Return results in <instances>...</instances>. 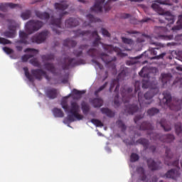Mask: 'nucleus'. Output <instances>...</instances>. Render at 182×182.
I'll use <instances>...</instances> for the list:
<instances>
[{"label": "nucleus", "mask_w": 182, "mask_h": 182, "mask_svg": "<svg viewBox=\"0 0 182 182\" xmlns=\"http://www.w3.org/2000/svg\"><path fill=\"white\" fill-rule=\"evenodd\" d=\"M76 36H87V38H95L96 36L95 39L92 42V46L94 48H97V46H99V44L100 43L102 46L103 49L105 50H107V52H109V53H112V52H116L117 56H120V58H124V56H127V54L124 53L122 51V49H120L119 47H114L112 45H106L105 43H102L100 42V36H99V33H97V31H94L91 32L90 31H80L77 30L75 31Z\"/></svg>", "instance_id": "f257e3e1"}, {"label": "nucleus", "mask_w": 182, "mask_h": 182, "mask_svg": "<svg viewBox=\"0 0 182 182\" xmlns=\"http://www.w3.org/2000/svg\"><path fill=\"white\" fill-rule=\"evenodd\" d=\"M68 97L65 98L61 101V106L63 109L65 110V113H70L66 118L64 119V123H73V122H76V120H82L83 115L79 114L80 110V107L79 105L76 102H72L70 108H69V105H68V100H66Z\"/></svg>", "instance_id": "f03ea898"}, {"label": "nucleus", "mask_w": 182, "mask_h": 182, "mask_svg": "<svg viewBox=\"0 0 182 182\" xmlns=\"http://www.w3.org/2000/svg\"><path fill=\"white\" fill-rule=\"evenodd\" d=\"M164 98L162 102L168 106L171 110H174L175 112H178L182 109V100H176L173 103L171 104V94L168 91H165L163 92ZM175 132L177 136L182 137V124L178 122L175 124ZM182 143V139L180 141Z\"/></svg>", "instance_id": "7ed1b4c3"}, {"label": "nucleus", "mask_w": 182, "mask_h": 182, "mask_svg": "<svg viewBox=\"0 0 182 182\" xmlns=\"http://www.w3.org/2000/svg\"><path fill=\"white\" fill-rule=\"evenodd\" d=\"M55 9H57L59 15V18H55L54 16H51L50 23L53 26L52 29L54 33L56 35H60V28H62V18L68 14V12L64 11L68 9L69 5L66 1H62L61 3H55L54 4Z\"/></svg>", "instance_id": "20e7f679"}, {"label": "nucleus", "mask_w": 182, "mask_h": 182, "mask_svg": "<svg viewBox=\"0 0 182 182\" xmlns=\"http://www.w3.org/2000/svg\"><path fill=\"white\" fill-rule=\"evenodd\" d=\"M49 33H50L48 31H43L41 33L35 34L29 40V35L26 33L25 31H20L19 43H23L24 45H31V43H43V42L46 41L48 38V36H49Z\"/></svg>", "instance_id": "39448f33"}, {"label": "nucleus", "mask_w": 182, "mask_h": 182, "mask_svg": "<svg viewBox=\"0 0 182 182\" xmlns=\"http://www.w3.org/2000/svg\"><path fill=\"white\" fill-rule=\"evenodd\" d=\"M87 54L88 55V56H91V58H100V59L102 60V62L107 65L109 69H112V70H113L115 75L117 73L115 63L117 59L116 57L112 58L109 56V55L105 53H100L99 50H97V49L95 48H90L87 51Z\"/></svg>", "instance_id": "423d86ee"}, {"label": "nucleus", "mask_w": 182, "mask_h": 182, "mask_svg": "<svg viewBox=\"0 0 182 182\" xmlns=\"http://www.w3.org/2000/svg\"><path fill=\"white\" fill-rule=\"evenodd\" d=\"M24 73L26 77L28 78L29 82H34L35 79L36 80H41L43 79V76L49 82L50 80V77L48 75L46 71H44L42 69H33L31 70V73H29V69L27 67L23 68ZM35 77V78H34Z\"/></svg>", "instance_id": "0eeeda50"}, {"label": "nucleus", "mask_w": 182, "mask_h": 182, "mask_svg": "<svg viewBox=\"0 0 182 182\" xmlns=\"http://www.w3.org/2000/svg\"><path fill=\"white\" fill-rule=\"evenodd\" d=\"M159 93V88H151L149 91L143 95V92L139 91L138 92V102L141 107H144L146 105H151V102H146V100H151L153 99L156 95Z\"/></svg>", "instance_id": "6e6552de"}, {"label": "nucleus", "mask_w": 182, "mask_h": 182, "mask_svg": "<svg viewBox=\"0 0 182 182\" xmlns=\"http://www.w3.org/2000/svg\"><path fill=\"white\" fill-rule=\"evenodd\" d=\"M134 95H132V92H133V88L129 87L127 90L124 88L122 89L121 95L122 96V102L126 105V103H129V102H132L133 99H136V93L140 90V82L136 81L134 84Z\"/></svg>", "instance_id": "1a4fd4ad"}, {"label": "nucleus", "mask_w": 182, "mask_h": 182, "mask_svg": "<svg viewBox=\"0 0 182 182\" xmlns=\"http://www.w3.org/2000/svg\"><path fill=\"white\" fill-rule=\"evenodd\" d=\"M116 1L117 0H108L106 2V0H95V3L94 6L90 8V11L92 12L100 13L103 12V9H105V12H109V11L112 9V6H110L111 2H116Z\"/></svg>", "instance_id": "9d476101"}, {"label": "nucleus", "mask_w": 182, "mask_h": 182, "mask_svg": "<svg viewBox=\"0 0 182 182\" xmlns=\"http://www.w3.org/2000/svg\"><path fill=\"white\" fill-rule=\"evenodd\" d=\"M43 25H45V23L42 21L29 20L25 25V30L28 35H32V33H35V32H38V31L42 29Z\"/></svg>", "instance_id": "9b49d317"}, {"label": "nucleus", "mask_w": 182, "mask_h": 182, "mask_svg": "<svg viewBox=\"0 0 182 182\" xmlns=\"http://www.w3.org/2000/svg\"><path fill=\"white\" fill-rule=\"evenodd\" d=\"M120 70L121 72L119 73L117 79L112 80L109 87V92L113 90V87H114V86H116L114 92H119V88L120 87L119 82H120V80H124V77L129 76V69L127 68L121 67Z\"/></svg>", "instance_id": "f8f14e48"}, {"label": "nucleus", "mask_w": 182, "mask_h": 182, "mask_svg": "<svg viewBox=\"0 0 182 182\" xmlns=\"http://www.w3.org/2000/svg\"><path fill=\"white\" fill-rule=\"evenodd\" d=\"M151 139L153 140H159L163 143H171L176 138L173 134H164L161 135V134H155V133H150L149 134Z\"/></svg>", "instance_id": "ddd939ff"}, {"label": "nucleus", "mask_w": 182, "mask_h": 182, "mask_svg": "<svg viewBox=\"0 0 182 182\" xmlns=\"http://www.w3.org/2000/svg\"><path fill=\"white\" fill-rule=\"evenodd\" d=\"M155 33L158 35L159 39H162L163 41H173L174 36L173 35L166 36L164 33H167V28L163 26H155L154 28Z\"/></svg>", "instance_id": "4468645a"}, {"label": "nucleus", "mask_w": 182, "mask_h": 182, "mask_svg": "<svg viewBox=\"0 0 182 182\" xmlns=\"http://www.w3.org/2000/svg\"><path fill=\"white\" fill-rule=\"evenodd\" d=\"M83 62L85 61L82 59L77 60L76 58H65L62 68L63 70H68L69 68H74V66H77V65H82Z\"/></svg>", "instance_id": "2eb2a0df"}, {"label": "nucleus", "mask_w": 182, "mask_h": 182, "mask_svg": "<svg viewBox=\"0 0 182 182\" xmlns=\"http://www.w3.org/2000/svg\"><path fill=\"white\" fill-rule=\"evenodd\" d=\"M165 164L166 166H173V167H178V159L175 160L173 162H171V159H173V152H171V150L170 148L166 147L165 151Z\"/></svg>", "instance_id": "dca6fc26"}, {"label": "nucleus", "mask_w": 182, "mask_h": 182, "mask_svg": "<svg viewBox=\"0 0 182 182\" xmlns=\"http://www.w3.org/2000/svg\"><path fill=\"white\" fill-rule=\"evenodd\" d=\"M8 22H11L12 24H10L8 27L9 31H4L3 33V36H4L5 38H14L16 35V26L14 25L15 21L12 20H8Z\"/></svg>", "instance_id": "f3484780"}, {"label": "nucleus", "mask_w": 182, "mask_h": 182, "mask_svg": "<svg viewBox=\"0 0 182 182\" xmlns=\"http://www.w3.org/2000/svg\"><path fill=\"white\" fill-rule=\"evenodd\" d=\"M147 166L151 171H156L161 168V161L156 162L152 159H148L146 161Z\"/></svg>", "instance_id": "a211bd4d"}, {"label": "nucleus", "mask_w": 182, "mask_h": 182, "mask_svg": "<svg viewBox=\"0 0 182 182\" xmlns=\"http://www.w3.org/2000/svg\"><path fill=\"white\" fill-rule=\"evenodd\" d=\"M141 77H144L142 80V88L148 89L149 88V73H146V68H143L139 73Z\"/></svg>", "instance_id": "6ab92c4d"}, {"label": "nucleus", "mask_w": 182, "mask_h": 182, "mask_svg": "<svg viewBox=\"0 0 182 182\" xmlns=\"http://www.w3.org/2000/svg\"><path fill=\"white\" fill-rule=\"evenodd\" d=\"M24 52H31V54H26L21 57L22 62H26L27 60H29L31 58H33L35 55L38 54L39 50L35 49V48H26L24 50Z\"/></svg>", "instance_id": "aec40b11"}, {"label": "nucleus", "mask_w": 182, "mask_h": 182, "mask_svg": "<svg viewBox=\"0 0 182 182\" xmlns=\"http://www.w3.org/2000/svg\"><path fill=\"white\" fill-rule=\"evenodd\" d=\"M163 177H166V178H172V180H177V178L180 177V173L177 169H171L168 171Z\"/></svg>", "instance_id": "412c9836"}, {"label": "nucleus", "mask_w": 182, "mask_h": 182, "mask_svg": "<svg viewBox=\"0 0 182 182\" xmlns=\"http://www.w3.org/2000/svg\"><path fill=\"white\" fill-rule=\"evenodd\" d=\"M58 95H59V90L56 88H48L46 91V95L50 100L56 99Z\"/></svg>", "instance_id": "4be33fe9"}, {"label": "nucleus", "mask_w": 182, "mask_h": 182, "mask_svg": "<svg viewBox=\"0 0 182 182\" xmlns=\"http://www.w3.org/2000/svg\"><path fill=\"white\" fill-rule=\"evenodd\" d=\"M35 14L36 16L42 21H49L50 19V14L46 11L41 12L40 11H36Z\"/></svg>", "instance_id": "5701e85b"}, {"label": "nucleus", "mask_w": 182, "mask_h": 182, "mask_svg": "<svg viewBox=\"0 0 182 182\" xmlns=\"http://www.w3.org/2000/svg\"><path fill=\"white\" fill-rule=\"evenodd\" d=\"M139 112V106L135 104L125 105V112L128 114H134V113Z\"/></svg>", "instance_id": "b1692460"}, {"label": "nucleus", "mask_w": 182, "mask_h": 182, "mask_svg": "<svg viewBox=\"0 0 182 182\" xmlns=\"http://www.w3.org/2000/svg\"><path fill=\"white\" fill-rule=\"evenodd\" d=\"M16 7H19V4H14V3H1L0 4V11L1 12H6L7 8H11V9H14Z\"/></svg>", "instance_id": "393cba45"}, {"label": "nucleus", "mask_w": 182, "mask_h": 182, "mask_svg": "<svg viewBox=\"0 0 182 182\" xmlns=\"http://www.w3.org/2000/svg\"><path fill=\"white\" fill-rule=\"evenodd\" d=\"M173 79V75L170 73H162L161 75V80L163 84V86H166L167 83H169L171 82V80Z\"/></svg>", "instance_id": "a878e982"}, {"label": "nucleus", "mask_w": 182, "mask_h": 182, "mask_svg": "<svg viewBox=\"0 0 182 182\" xmlns=\"http://www.w3.org/2000/svg\"><path fill=\"white\" fill-rule=\"evenodd\" d=\"M87 48H89L87 44L81 45L79 46L78 49L74 50L73 55L77 58H80V56L83 55V50L87 49Z\"/></svg>", "instance_id": "bb28decb"}, {"label": "nucleus", "mask_w": 182, "mask_h": 182, "mask_svg": "<svg viewBox=\"0 0 182 182\" xmlns=\"http://www.w3.org/2000/svg\"><path fill=\"white\" fill-rule=\"evenodd\" d=\"M79 25V21L76 18H70L65 21L66 28H73Z\"/></svg>", "instance_id": "cd10ccee"}, {"label": "nucleus", "mask_w": 182, "mask_h": 182, "mask_svg": "<svg viewBox=\"0 0 182 182\" xmlns=\"http://www.w3.org/2000/svg\"><path fill=\"white\" fill-rule=\"evenodd\" d=\"M159 48H149L148 51H145L141 55L135 57L134 59H141L142 56H145L146 58H150L149 57V53H151V55H154L156 56L157 55V51L156 50H158Z\"/></svg>", "instance_id": "c85d7f7f"}, {"label": "nucleus", "mask_w": 182, "mask_h": 182, "mask_svg": "<svg viewBox=\"0 0 182 182\" xmlns=\"http://www.w3.org/2000/svg\"><path fill=\"white\" fill-rule=\"evenodd\" d=\"M76 45H77V42L70 38H68L63 41V46H67L68 48H75Z\"/></svg>", "instance_id": "c756f323"}, {"label": "nucleus", "mask_w": 182, "mask_h": 182, "mask_svg": "<svg viewBox=\"0 0 182 182\" xmlns=\"http://www.w3.org/2000/svg\"><path fill=\"white\" fill-rule=\"evenodd\" d=\"M157 124H160L165 132H170L171 130V126L167 124V121L165 119H161L159 122H157Z\"/></svg>", "instance_id": "7c9ffc66"}, {"label": "nucleus", "mask_w": 182, "mask_h": 182, "mask_svg": "<svg viewBox=\"0 0 182 182\" xmlns=\"http://www.w3.org/2000/svg\"><path fill=\"white\" fill-rule=\"evenodd\" d=\"M153 129H154L153 125L148 122H144L139 126V130H153Z\"/></svg>", "instance_id": "2f4dec72"}, {"label": "nucleus", "mask_w": 182, "mask_h": 182, "mask_svg": "<svg viewBox=\"0 0 182 182\" xmlns=\"http://www.w3.org/2000/svg\"><path fill=\"white\" fill-rule=\"evenodd\" d=\"M32 17V11L29 9H26V11H23L21 14V18L23 19V21H27Z\"/></svg>", "instance_id": "473e14b6"}, {"label": "nucleus", "mask_w": 182, "mask_h": 182, "mask_svg": "<svg viewBox=\"0 0 182 182\" xmlns=\"http://www.w3.org/2000/svg\"><path fill=\"white\" fill-rule=\"evenodd\" d=\"M44 68L46 69V70H48V72H50L53 75L56 73V68H55L53 63H46L44 64Z\"/></svg>", "instance_id": "72a5a7b5"}, {"label": "nucleus", "mask_w": 182, "mask_h": 182, "mask_svg": "<svg viewBox=\"0 0 182 182\" xmlns=\"http://www.w3.org/2000/svg\"><path fill=\"white\" fill-rule=\"evenodd\" d=\"M136 143H137L138 144H141V146H143L144 147V150H147V149H149V140L146 139L144 138H141L139 139H138Z\"/></svg>", "instance_id": "f704fd0d"}, {"label": "nucleus", "mask_w": 182, "mask_h": 182, "mask_svg": "<svg viewBox=\"0 0 182 182\" xmlns=\"http://www.w3.org/2000/svg\"><path fill=\"white\" fill-rule=\"evenodd\" d=\"M136 171L139 174H141L140 178H141V181H146L147 176H146V173L144 171V168L139 166V167L136 168Z\"/></svg>", "instance_id": "c9c22d12"}, {"label": "nucleus", "mask_w": 182, "mask_h": 182, "mask_svg": "<svg viewBox=\"0 0 182 182\" xmlns=\"http://www.w3.org/2000/svg\"><path fill=\"white\" fill-rule=\"evenodd\" d=\"M92 103L94 107H102L103 106V100L102 98H95L92 100Z\"/></svg>", "instance_id": "e433bc0d"}, {"label": "nucleus", "mask_w": 182, "mask_h": 182, "mask_svg": "<svg viewBox=\"0 0 182 182\" xmlns=\"http://www.w3.org/2000/svg\"><path fill=\"white\" fill-rule=\"evenodd\" d=\"M101 112L103 114H106L108 117H114V112L109 108H101Z\"/></svg>", "instance_id": "4c0bfd02"}, {"label": "nucleus", "mask_w": 182, "mask_h": 182, "mask_svg": "<svg viewBox=\"0 0 182 182\" xmlns=\"http://www.w3.org/2000/svg\"><path fill=\"white\" fill-rule=\"evenodd\" d=\"M152 9L155 11V12H157L159 15H163L164 12L163 11V9L160 7V6L156 3L152 4L151 5Z\"/></svg>", "instance_id": "58836bf2"}, {"label": "nucleus", "mask_w": 182, "mask_h": 182, "mask_svg": "<svg viewBox=\"0 0 182 182\" xmlns=\"http://www.w3.org/2000/svg\"><path fill=\"white\" fill-rule=\"evenodd\" d=\"M53 113L55 117H63V116H65L63 111L59 108H54L53 109Z\"/></svg>", "instance_id": "ea45409f"}, {"label": "nucleus", "mask_w": 182, "mask_h": 182, "mask_svg": "<svg viewBox=\"0 0 182 182\" xmlns=\"http://www.w3.org/2000/svg\"><path fill=\"white\" fill-rule=\"evenodd\" d=\"M81 109L85 114H87V113H89L90 110V107L88 105L87 103L82 102L81 104Z\"/></svg>", "instance_id": "a19ab883"}, {"label": "nucleus", "mask_w": 182, "mask_h": 182, "mask_svg": "<svg viewBox=\"0 0 182 182\" xmlns=\"http://www.w3.org/2000/svg\"><path fill=\"white\" fill-rule=\"evenodd\" d=\"M41 59L43 62H48V60H53L55 59V55L53 54H47L41 55Z\"/></svg>", "instance_id": "79ce46f5"}, {"label": "nucleus", "mask_w": 182, "mask_h": 182, "mask_svg": "<svg viewBox=\"0 0 182 182\" xmlns=\"http://www.w3.org/2000/svg\"><path fill=\"white\" fill-rule=\"evenodd\" d=\"M166 17H165V19L166 20V21H168V22L169 23H174V18H175V17H174V16L173 15H171V13H170V12H168V11H167L166 13Z\"/></svg>", "instance_id": "37998d69"}, {"label": "nucleus", "mask_w": 182, "mask_h": 182, "mask_svg": "<svg viewBox=\"0 0 182 182\" xmlns=\"http://www.w3.org/2000/svg\"><path fill=\"white\" fill-rule=\"evenodd\" d=\"M160 112V109H157L156 107H152L147 111V114L149 116H154L155 114H157Z\"/></svg>", "instance_id": "c03bdc74"}, {"label": "nucleus", "mask_w": 182, "mask_h": 182, "mask_svg": "<svg viewBox=\"0 0 182 182\" xmlns=\"http://www.w3.org/2000/svg\"><path fill=\"white\" fill-rule=\"evenodd\" d=\"M117 125L119 129H122V132H126V129H127V127H126V124H124V122L122 121V119H119L117 121Z\"/></svg>", "instance_id": "a18cd8bd"}, {"label": "nucleus", "mask_w": 182, "mask_h": 182, "mask_svg": "<svg viewBox=\"0 0 182 182\" xmlns=\"http://www.w3.org/2000/svg\"><path fill=\"white\" fill-rule=\"evenodd\" d=\"M107 86V82H105L103 85L100 86L97 90L95 91V96H96V97H99V93H100L102 90H105Z\"/></svg>", "instance_id": "49530a36"}, {"label": "nucleus", "mask_w": 182, "mask_h": 182, "mask_svg": "<svg viewBox=\"0 0 182 182\" xmlns=\"http://www.w3.org/2000/svg\"><path fill=\"white\" fill-rule=\"evenodd\" d=\"M121 39H122L123 43H125V45H129V46H132V45H133V43H134L133 39H132V38L122 37Z\"/></svg>", "instance_id": "de8ad7c7"}, {"label": "nucleus", "mask_w": 182, "mask_h": 182, "mask_svg": "<svg viewBox=\"0 0 182 182\" xmlns=\"http://www.w3.org/2000/svg\"><path fill=\"white\" fill-rule=\"evenodd\" d=\"M91 123H92V124H95V126H96L97 127H103V122L99 119H92Z\"/></svg>", "instance_id": "09e8293b"}, {"label": "nucleus", "mask_w": 182, "mask_h": 182, "mask_svg": "<svg viewBox=\"0 0 182 182\" xmlns=\"http://www.w3.org/2000/svg\"><path fill=\"white\" fill-rule=\"evenodd\" d=\"M140 157L139 156V154L132 153L130 156V161L132 163H136V161H139V159Z\"/></svg>", "instance_id": "8fccbe9b"}, {"label": "nucleus", "mask_w": 182, "mask_h": 182, "mask_svg": "<svg viewBox=\"0 0 182 182\" xmlns=\"http://www.w3.org/2000/svg\"><path fill=\"white\" fill-rule=\"evenodd\" d=\"M86 93L85 90H77L76 89H74L73 90V94L75 95V96H78L79 98L82 97V95H85Z\"/></svg>", "instance_id": "3c124183"}, {"label": "nucleus", "mask_w": 182, "mask_h": 182, "mask_svg": "<svg viewBox=\"0 0 182 182\" xmlns=\"http://www.w3.org/2000/svg\"><path fill=\"white\" fill-rule=\"evenodd\" d=\"M87 19H89L90 23H93V22H99V21H100V18H95L93 15L92 14H87Z\"/></svg>", "instance_id": "603ef678"}, {"label": "nucleus", "mask_w": 182, "mask_h": 182, "mask_svg": "<svg viewBox=\"0 0 182 182\" xmlns=\"http://www.w3.org/2000/svg\"><path fill=\"white\" fill-rule=\"evenodd\" d=\"M12 43V41L5 38L0 37V44L1 45H11Z\"/></svg>", "instance_id": "864d4df0"}, {"label": "nucleus", "mask_w": 182, "mask_h": 182, "mask_svg": "<svg viewBox=\"0 0 182 182\" xmlns=\"http://www.w3.org/2000/svg\"><path fill=\"white\" fill-rule=\"evenodd\" d=\"M156 2L158 4H160L161 5H167L168 6H172L173 3L170 2L168 0L162 1V0H156Z\"/></svg>", "instance_id": "5fc2aeb1"}, {"label": "nucleus", "mask_w": 182, "mask_h": 182, "mask_svg": "<svg viewBox=\"0 0 182 182\" xmlns=\"http://www.w3.org/2000/svg\"><path fill=\"white\" fill-rule=\"evenodd\" d=\"M144 38H149V36H147V34H141V37L136 39L137 43H143V42H145L146 40H144Z\"/></svg>", "instance_id": "6e6d98bb"}, {"label": "nucleus", "mask_w": 182, "mask_h": 182, "mask_svg": "<svg viewBox=\"0 0 182 182\" xmlns=\"http://www.w3.org/2000/svg\"><path fill=\"white\" fill-rule=\"evenodd\" d=\"M30 63L33 65V66H35L36 68H39L41 66V64L39 63V61H38V59L33 58L30 60Z\"/></svg>", "instance_id": "4d7b16f0"}, {"label": "nucleus", "mask_w": 182, "mask_h": 182, "mask_svg": "<svg viewBox=\"0 0 182 182\" xmlns=\"http://www.w3.org/2000/svg\"><path fill=\"white\" fill-rule=\"evenodd\" d=\"M114 104L116 107H119L120 106V102L119 101V93H117L114 98Z\"/></svg>", "instance_id": "13d9d810"}, {"label": "nucleus", "mask_w": 182, "mask_h": 182, "mask_svg": "<svg viewBox=\"0 0 182 182\" xmlns=\"http://www.w3.org/2000/svg\"><path fill=\"white\" fill-rule=\"evenodd\" d=\"M92 62L93 65L96 66V68H98V69H100L101 70H102V69H103V65H102L100 63L97 62V60H92Z\"/></svg>", "instance_id": "bf43d9fd"}, {"label": "nucleus", "mask_w": 182, "mask_h": 182, "mask_svg": "<svg viewBox=\"0 0 182 182\" xmlns=\"http://www.w3.org/2000/svg\"><path fill=\"white\" fill-rule=\"evenodd\" d=\"M143 117H144V114L142 115H136L134 120V123H136V124H139V122H140V120H141V119H143Z\"/></svg>", "instance_id": "052dcab7"}, {"label": "nucleus", "mask_w": 182, "mask_h": 182, "mask_svg": "<svg viewBox=\"0 0 182 182\" xmlns=\"http://www.w3.org/2000/svg\"><path fill=\"white\" fill-rule=\"evenodd\" d=\"M132 17V14H126V13H122L120 15L121 19H129V18Z\"/></svg>", "instance_id": "680f3d73"}, {"label": "nucleus", "mask_w": 182, "mask_h": 182, "mask_svg": "<svg viewBox=\"0 0 182 182\" xmlns=\"http://www.w3.org/2000/svg\"><path fill=\"white\" fill-rule=\"evenodd\" d=\"M102 33L104 36H107V38H110V33L106 28H101Z\"/></svg>", "instance_id": "e2e57ef3"}, {"label": "nucleus", "mask_w": 182, "mask_h": 182, "mask_svg": "<svg viewBox=\"0 0 182 182\" xmlns=\"http://www.w3.org/2000/svg\"><path fill=\"white\" fill-rule=\"evenodd\" d=\"M3 50L5 52V53H7V55H11V53H14V50L8 47H4Z\"/></svg>", "instance_id": "0e129e2a"}, {"label": "nucleus", "mask_w": 182, "mask_h": 182, "mask_svg": "<svg viewBox=\"0 0 182 182\" xmlns=\"http://www.w3.org/2000/svg\"><path fill=\"white\" fill-rule=\"evenodd\" d=\"M164 56H166V53H162L159 55H156L154 57H151V60H154V59H163V58H164Z\"/></svg>", "instance_id": "69168bd1"}, {"label": "nucleus", "mask_w": 182, "mask_h": 182, "mask_svg": "<svg viewBox=\"0 0 182 182\" xmlns=\"http://www.w3.org/2000/svg\"><path fill=\"white\" fill-rule=\"evenodd\" d=\"M127 33H128L129 35H136V34L140 35V32L136 31H133V30L127 31Z\"/></svg>", "instance_id": "338daca9"}, {"label": "nucleus", "mask_w": 182, "mask_h": 182, "mask_svg": "<svg viewBox=\"0 0 182 182\" xmlns=\"http://www.w3.org/2000/svg\"><path fill=\"white\" fill-rule=\"evenodd\" d=\"M175 41H182V34L177 35L175 37Z\"/></svg>", "instance_id": "774afa93"}]
</instances>
